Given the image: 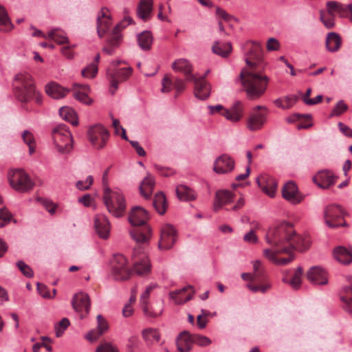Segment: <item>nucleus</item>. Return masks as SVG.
<instances>
[{"mask_svg":"<svg viewBox=\"0 0 352 352\" xmlns=\"http://www.w3.org/2000/svg\"><path fill=\"white\" fill-rule=\"evenodd\" d=\"M266 241L275 248H290V252L296 249L299 251L307 250L309 241L296 234L292 224L283 221L270 228L265 235Z\"/></svg>","mask_w":352,"mask_h":352,"instance_id":"nucleus-1","label":"nucleus"},{"mask_svg":"<svg viewBox=\"0 0 352 352\" xmlns=\"http://www.w3.org/2000/svg\"><path fill=\"white\" fill-rule=\"evenodd\" d=\"M245 63L249 68L243 69L239 78L248 98L256 100L265 92L269 78L256 70V63L252 62L249 58H245Z\"/></svg>","mask_w":352,"mask_h":352,"instance_id":"nucleus-2","label":"nucleus"},{"mask_svg":"<svg viewBox=\"0 0 352 352\" xmlns=\"http://www.w3.org/2000/svg\"><path fill=\"white\" fill-rule=\"evenodd\" d=\"M172 69L175 72L183 73L186 76V81L193 82L195 84L194 94L200 100H206L210 96V84L204 80V76H197L192 74V64L186 58H179L172 63Z\"/></svg>","mask_w":352,"mask_h":352,"instance_id":"nucleus-3","label":"nucleus"},{"mask_svg":"<svg viewBox=\"0 0 352 352\" xmlns=\"http://www.w3.org/2000/svg\"><path fill=\"white\" fill-rule=\"evenodd\" d=\"M14 94L16 98L22 103H28L32 100H34L38 104L42 103L41 95L36 90L32 77L27 72L15 76Z\"/></svg>","mask_w":352,"mask_h":352,"instance_id":"nucleus-4","label":"nucleus"},{"mask_svg":"<svg viewBox=\"0 0 352 352\" xmlns=\"http://www.w3.org/2000/svg\"><path fill=\"white\" fill-rule=\"evenodd\" d=\"M104 203L113 217H122L126 211V201L123 194L120 190H111L109 187L105 188L103 195Z\"/></svg>","mask_w":352,"mask_h":352,"instance_id":"nucleus-5","label":"nucleus"},{"mask_svg":"<svg viewBox=\"0 0 352 352\" xmlns=\"http://www.w3.org/2000/svg\"><path fill=\"white\" fill-rule=\"evenodd\" d=\"M54 144L58 153H69L73 148V138L69 128L65 124H59L52 131Z\"/></svg>","mask_w":352,"mask_h":352,"instance_id":"nucleus-6","label":"nucleus"},{"mask_svg":"<svg viewBox=\"0 0 352 352\" xmlns=\"http://www.w3.org/2000/svg\"><path fill=\"white\" fill-rule=\"evenodd\" d=\"M111 274L116 280H128L131 274L132 270L128 265V260L122 254H116L111 260Z\"/></svg>","mask_w":352,"mask_h":352,"instance_id":"nucleus-7","label":"nucleus"},{"mask_svg":"<svg viewBox=\"0 0 352 352\" xmlns=\"http://www.w3.org/2000/svg\"><path fill=\"white\" fill-rule=\"evenodd\" d=\"M8 180L12 188L20 192H28L34 186V183L22 169H16L10 172Z\"/></svg>","mask_w":352,"mask_h":352,"instance_id":"nucleus-8","label":"nucleus"},{"mask_svg":"<svg viewBox=\"0 0 352 352\" xmlns=\"http://www.w3.org/2000/svg\"><path fill=\"white\" fill-rule=\"evenodd\" d=\"M120 63V61H113L111 67L107 69V76L111 83V92L114 94L118 87L120 82L126 80L132 74L131 67H124L117 69L116 67Z\"/></svg>","mask_w":352,"mask_h":352,"instance_id":"nucleus-9","label":"nucleus"},{"mask_svg":"<svg viewBox=\"0 0 352 352\" xmlns=\"http://www.w3.org/2000/svg\"><path fill=\"white\" fill-rule=\"evenodd\" d=\"M326 224L331 228L345 226L344 220V212L342 208L338 205H329L326 207L324 212Z\"/></svg>","mask_w":352,"mask_h":352,"instance_id":"nucleus-10","label":"nucleus"},{"mask_svg":"<svg viewBox=\"0 0 352 352\" xmlns=\"http://www.w3.org/2000/svg\"><path fill=\"white\" fill-rule=\"evenodd\" d=\"M267 114L268 110L265 106L254 107L248 120V128L252 131L261 129L266 122Z\"/></svg>","mask_w":352,"mask_h":352,"instance_id":"nucleus-11","label":"nucleus"},{"mask_svg":"<svg viewBox=\"0 0 352 352\" xmlns=\"http://www.w3.org/2000/svg\"><path fill=\"white\" fill-rule=\"evenodd\" d=\"M109 136L108 131L101 124L92 126L88 130L89 140L96 149L104 147Z\"/></svg>","mask_w":352,"mask_h":352,"instance_id":"nucleus-12","label":"nucleus"},{"mask_svg":"<svg viewBox=\"0 0 352 352\" xmlns=\"http://www.w3.org/2000/svg\"><path fill=\"white\" fill-rule=\"evenodd\" d=\"M177 231L170 224H166L161 228L158 248L162 251H166L173 248L177 241Z\"/></svg>","mask_w":352,"mask_h":352,"instance_id":"nucleus-13","label":"nucleus"},{"mask_svg":"<svg viewBox=\"0 0 352 352\" xmlns=\"http://www.w3.org/2000/svg\"><path fill=\"white\" fill-rule=\"evenodd\" d=\"M283 197L294 205L298 204L304 199L296 184L292 181L286 182L282 188Z\"/></svg>","mask_w":352,"mask_h":352,"instance_id":"nucleus-14","label":"nucleus"},{"mask_svg":"<svg viewBox=\"0 0 352 352\" xmlns=\"http://www.w3.org/2000/svg\"><path fill=\"white\" fill-rule=\"evenodd\" d=\"M307 280L313 285H324L328 283L327 272L320 267H311L306 274Z\"/></svg>","mask_w":352,"mask_h":352,"instance_id":"nucleus-15","label":"nucleus"},{"mask_svg":"<svg viewBox=\"0 0 352 352\" xmlns=\"http://www.w3.org/2000/svg\"><path fill=\"white\" fill-rule=\"evenodd\" d=\"M244 114V106L241 101H236L229 108H226L221 115L232 122H237L241 120Z\"/></svg>","mask_w":352,"mask_h":352,"instance_id":"nucleus-16","label":"nucleus"},{"mask_svg":"<svg viewBox=\"0 0 352 352\" xmlns=\"http://www.w3.org/2000/svg\"><path fill=\"white\" fill-rule=\"evenodd\" d=\"M149 219L148 212L142 207L135 206L129 214V221L133 226H140L146 224Z\"/></svg>","mask_w":352,"mask_h":352,"instance_id":"nucleus-17","label":"nucleus"},{"mask_svg":"<svg viewBox=\"0 0 352 352\" xmlns=\"http://www.w3.org/2000/svg\"><path fill=\"white\" fill-rule=\"evenodd\" d=\"M234 168V161L227 155H222L214 162V170L219 174L231 172Z\"/></svg>","mask_w":352,"mask_h":352,"instance_id":"nucleus-18","label":"nucleus"},{"mask_svg":"<svg viewBox=\"0 0 352 352\" xmlns=\"http://www.w3.org/2000/svg\"><path fill=\"white\" fill-rule=\"evenodd\" d=\"M338 177L329 170H322L314 177L313 181L320 188H327L333 185Z\"/></svg>","mask_w":352,"mask_h":352,"instance_id":"nucleus-19","label":"nucleus"},{"mask_svg":"<svg viewBox=\"0 0 352 352\" xmlns=\"http://www.w3.org/2000/svg\"><path fill=\"white\" fill-rule=\"evenodd\" d=\"M73 308L78 312L85 311L87 314L90 310V298L87 294L80 292L76 294L72 299Z\"/></svg>","mask_w":352,"mask_h":352,"instance_id":"nucleus-20","label":"nucleus"},{"mask_svg":"<svg viewBox=\"0 0 352 352\" xmlns=\"http://www.w3.org/2000/svg\"><path fill=\"white\" fill-rule=\"evenodd\" d=\"M95 229L98 236L104 239L109 237L110 223L104 214H98L94 219Z\"/></svg>","mask_w":352,"mask_h":352,"instance_id":"nucleus-21","label":"nucleus"},{"mask_svg":"<svg viewBox=\"0 0 352 352\" xmlns=\"http://www.w3.org/2000/svg\"><path fill=\"white\" fill-rule=\"evenodd\" d=\"M234 200V194L228 190H219L215 194L214 201V210L217 212L223 206L232 202Z\"/></svg>","mask_w":352,"mask_h":352,"instance_id":"nucleus-22","label":"nucleus"},{"mask_svg":"<svg viewBox=\"0 0 352 352\" xmlns=\"http://www.w3.org/2000/svg\"><path fill=\"white\" fill-rule=\"evenodd\" d=\"M193 344V335L187 331L181 332L176 339L177 349L180 352H189Z\"/></svg>","mask_w":352,"mask_h":352,"instance_id":"nucleus-23","label":"nucleus"},{"mask_svg":"<svg viewBox=\"0 0 352 352\" xmlns=\"http://www.w3.org/2000/svg\"><path fill=\"white\" fill-rule=\"evenodd\" d=\"M107 11V8H102L100 14L97 18V33L100 38L104 36L111 26V18L106 15Z\"/></svg>","mask_w":352,"mask_h":352,"instance_id":"nucleus-24","label":"nucleus"},{"mask_svg":"<svg viewBox=\"0 0 352 352\" xmlns=\"http://www.w3.org/2000/svg\"><path fill=\"white\" fill-rule=\"evenodd\" d=\"M70 90L65 88L59 84L52 82L45 85L46 94L54 99H60L64 98Z\"/></svg>","mask_w":352,"mask_h":352,"instance_id":"nucleus-25","label":"nucleus"},{"mask_svg":"<svg viewBox=\"0 0 352 352\" xmlns=\"http://www.w3.org/2000/svg\"><path fill=\"white\" fill-rule=\"evenodd\" d=\"M131 238L138 243H147L151 236V228L146 226L142 228H135L130 232Z\"/></svg>","mask_w":352,"mask_h":352,"instance_id":"nucleus-26","label":"nucleus"},{"mask_svg":"<svg viewBox=\"0 0 352 352\" xmlns=\"http://www.w3.org/2000/svg\"><path fill=\"white\" fill-rule=\"evenodd\" d=\"M155 185V181L154 177L148 173L147 176L144 177L139 186V191L140 195L146 199H150L153 193Z\"/></svg>","mask_w":352,"mask_h":352,"instance_id":"nucleus-27","label":"nucleus"},{"mask_svg":"<svg viewBox=\"0 0 352 352\" xmlns=\"http://www.w3.org/2000/svg\"><path fill=\"white\" fill-rule=\"evenodd\" d=\"M177 197L181 201H190L197 199L196 192L186 185L180 184L176 187Z\"/></svg>","mask_w":352,"mask_h":352,"instance_id":"nucleus-28","label":"nucleus"},{"mask_svg":"<svg viewBox=\"0 0 352 352\" xmlns=\"http://www.w3.org/2000/svg\"><path fill=\"white\" fill-rule=\"evenodd\" d=\"M142 337L148 346H153L160 342L161 334L158 329L155 328H146L142 331Z\"/></svg>","mask_w":352,"mask_h":352,"instance_id":"nucleus-29","label":"nucleus"},{"mask_svg":"<svg viewBox=\"0 0 352 352\" xmlns=\"http://www.w3.org/2000/svg\"><path fill=\"white\" fill-rule=\"evenodd\" d=\"M349 281L351 285L343 287L340 294V300L344 303V309L349 313H352V276L349 278Z\"/></svg>","mask_w":352,"mask_h":352,"instance_id":"nucleus-30","label":"nucleus"},{"mask_svg":"<svg viewBox=\"0 0 352 352\" xmlns=\"http://www.w3.org/2000/svg\"><path fill=\"white\" fill-rule=\"evenodd\" d=\"M342 45V39L336 32H329L327 35L325 45L330 52H336L339 50Z\"/></svg>","mask_w":352,"mask_h":352,"instance_id":"nucleus-31","label":"nucleus"},{"mask_svg":"<svg viewBox=\"0 0 352 352\" xmlns=\"http://www.w3.org/2000/svg\"><path fill=\"white\" fill-rule=\"evenodd\" d=\"M151 10L152 3L151 0H142L137 8V14L140 19L146 21L151 18Z\"/></svg>","mask_w":352,"mask_h":352,"instance_id":"nucleus-32","label":"nucleus"},{"mask_svg":"<svg viewBox=\"0 0 352 352\" xmlns=\"http://www.w3.org/2000/svg\"><path fill=\"white\" fill-rule=\"evenodd\" d=\"M151 267L148 257L144 255L140 261H135L133 271L139 276H144L150 272Z\"/></svg>","mask_w":352,"mask_h":352,"instance_id":"nucleus-33","label":"nucleus"},{"mask_svg":"<svg viewBox=\"0 0 352 352\" xmlns=\"http://www.w3.org/2000/svg\"><path fill=\"white\" fill-rule=\"evenodd\" d=\"M153 206L159 214L162 215L166 212L167 202L164 192H158L155 195Z\"/></svg>","mask_w":352,"mask_h":352,"instance_id":"nucleus-34","label":"nucleus"},{"mask_svg":"<svg viewBox=\"0 0 352 352\" xmlns=\"http://www.w3.org/2000/svg\"><path fill=\"white\" fill-rule=\"evenodd\" d=\"M247 46H250L248 52L250 58H254L257 62H261L263 58V48L260 42L250 41L246 43Z\"/></svg>","mask_w":352,"mask_h":352,"instance_id":"nucleus-35","label":"nucleus"},{"mask_svg":"<svg viewBox=\"0 0 352 352\" xmlns=\"http://www.w3.org/2000/svg\"><path fill=\"white\" fill-rule=\"evenodd\" d=\"M335 258L341 263L347 265L352 261V254L345 248L339 246L333 251Z\"/></svg>","mask_w":352,"mask_h":352,"instance_id":"nucleus-36","label":"nucleus"},{"mask_svg":"<svg viewBox=\"0 0 352 352\" xmlns=\"http://www.w3.org/2000/svg\"><path fill=\"white\" fill-rule=\"evenodd\" d=\"M232 49L230 43H220L219 41H215L212 47L213 53L224 58L229 56Z\"/></svg>","mask_w":352,"mask_h":352,"instance_id":"nucleus-37","label":"nucleus"},{"mask_svg":"<svg viewBox=\"0 0 352 352\" xmlns=\"http://www.w3.org/2000/svg\"><path fill=\"white\" fill-rule=\"evenodd\" d=\"M188 289H192V287L190 285H188L187 287H184L182 289L171 292L169 294V296L171 298H173L175 300V302L177 304L185 303L192 298V295L194 294V292H192V294H188L184 298H183L182 297V294H183V292H186Z\"/></svg>","mask_w":352,"mask_h":352,"instance_id":"nucleus-38","label":"nucleus"},{"mask_svg":"<svg viewBox=\"0 0 352 352\" xmlns=\"http://www.w3.org/2000/svg\"><path fill=\"white\" fill-rule=\"evenodd\" d=\"M138 42L140 47L144 50L151 48L153 36L150 31H144L138 36Z\"/></svg>","mask_w":352,"mask_h":352,"instance_id":"nucleus-39","label":"nucleus"},{"mask_svg":"<svg viewBox=\"0 0 352 352\" xmlns=\"http://www.w3.org/2000/svg\"><path fill=\"white\" fill-rule=\"evenodd\" d=\"M60 117L71 123L73 126L78 124V120L74 111L69 107H63L59 109Z\"/></svg>","mask_w":352,"mask_h":352,"instance_id":"nucleus-40","label":"nucleus"},{"mask_svg":"<svg viewBox=\"0 0 352 352\" xmlns=\"http://www.w3.org/2000/svg\"><path fill=\"white\" fill-rule=\"evenodd\" d=\"M0 31L9 32L14 28L6 9L0 6Z\"/></svg>","mask_w":352,"mask_h":352,"instance_id":"nucleus-41","label":"nucleus"},{"mask_svg":"<svg viewBox=\"0 0 352 352\" xmlns=\"http://www.w3.org/2000/svg\"><path fill=\"white\" fill-rule=\"evenodd\" d=\"M302 274V268L299 266L296 268L294 274L291 279L283 278V281L288 283L294 289H298L301 285V276Z\"/></svg>","mask_w":352,"mask_h":352,"instance_id":"nucleus-42","label":"nucleus"},{"mask_svg":"<svg viewBox=\"0 0 352 352\" xmlns=\"http://www.w3.org/2000/svg\"><path fill=\"white\" fill-rule=\"evenodd\" d=\"M282 253H290V248L283 247L277 248L276 251H272L270 249H265L263 250L264 256L271 262L276 263L277 261L276 254Z\"/></svg>","mask_w":352,"mask_h":352,"instance_id":"nucleus-43","label":"nucleus"},{"mask_svg":"<svg viewBox=\"0 0 352 352\" xmlns=\"http://www.w3.org/2000/svg\"><path fill=\"white\" fill-rule=\"evenodd\" d=\"M327 9L329 15L334 16L336 12L342 16L344 9H346L344 5L337 1H331L327 3Z\"/></svg>","mask_w":352,"mask_h":352,"instance_id":"nucleus-44","label":"nucleus"},{"mask_svg":"<svg viewBox=\"0 0 352 352\" xmlns=\"http://www.w3.org/2000/svg\"><path fill=\"white\" fill-rule=\"evenodd\" d=\"M22 138L24 142L29 147V153L32 155L35 152V140L33 134L29 131H24L22 134Z\"/></svg>","mask_w":352,"mask_h":352,"instance_id":"nucleus-45","label":"nucleus"},{"mask_svg":"<svg viewBox=\"0 0 352 352\" xmlns=\"http://www.w3.org/2000/svg\"><path fill=\"white\" fill-rule=\"evenodd\" d=\"M48 38L54 41L58 45L67 43L69 42L68 38L63 33H60L56 30H52L48 32Z\"/></svg>","mask_w":352,"mask_h":352,"instance_id":"nucleus-46","label":"nucleus"},{"mask_svg":"<svg viewBox=\"0 0 352 352\" xmlns=\"http://www.w3.org/2000/svg\"><path fill=\"white\" fill-rule=\"evenodd\" d=\"M98 71V65L96 63H91L82 70L81 74L84 78H94L96 77Z\"/></svg>","mask_w":352,"mask_h":352,"instance_id":"nucleus-47","label":"nucleus"},{"mask_svg":"<svg viewBox=\"0 0 352 352\" xmlns=\"http://www.w3.org/2000/svg\"><path fill=\"white\" fill-rule=\"evenodd\" d=\"M69 324L70 322L67 318H63L58 324H56L54 328L56 337H61Z\"/></svg>","mask_w":352,"mask_h":352,"instance_id":"nucleus-48","label":"nucleus"},{"mask_svg":"<svg viewBox=\"0 0 352 352\" xmlns=\"http://www.w3.org/2000/svg\"><path fill=\"white\" fill-rule=\"evenodd\" d=\"M95 352H120V350L112 343L104 342L96 347Z\"/></svg>","mask_w":352,"mask_h":352,"instance_id":"nucleus-49","label":"nucleus"},{"mask_svg":"<svg viewBox=\"0 0 352 352\" xmlns=\"http://www.w3.org/2000/svg\"><path fill=\"white\" fill-rule=\"evenodd\" d=\"M140 340L137 336H132L127 339L126 349L127 352H135L139 347Z\"/></svg>","mask_w":352,"mask_h":352,"instance_id":"nucleus-50","label":"nucleus"},{"mask_svg":"<svg viewBox=\"0 0 352 352\" xmlns=\"http://www.w3.org/2000/svg\"><path fill=\"white\" fill-rule=\"evenodd\" d=\"M121 40L122 37L120 32L115 31V30L113 29L112 33L107 40V45L117 47L120 45Z\"/></svg>","mask_w":352,"mask_h":352,"instance_id":"nucleus-51","label":"nucleus"},{"mask_svg":"<svg viewBox=\"0 0 352 352\" xmlns=\"http://www.w3.org/2000/svg\"><path fill=\"white\" fill-rule=\"evenodd\" d=\"M348 109L347 104L342 100H340L336 105V107L333 109L330 116H339L342 115L344 112H345Z\"/></svg>","mask_w":352,"mask_h":352,"instance_id":"nucleus-52","label":"nucleus"},{"mask_svg":"<svg viewBox=\"0 0 352 352\" xmlns=\"http://www.w3.org/2000/svg\"><path fill=\"white\" fill-rule=\"evenodd\" d=\"M16 265L21 273L28 278H32L34 276L32 269L24 261H19L16 263Z\"/></svg>","mask_w":352,"mask_h":352,"instance_id":"nucleus-53","label":"nucleus"},{"mask_svg":"<svg viewBox=\"0 0 352 352\" xmlns=\"http://www.w3.org/2000/svg\"><path fill=\"white\" fill-rule=\"evenodd\" d=\"M12 218V214L6 208L0 209V228L9 223Z\"/></svg>","mask_w":352,"mask_h":352,"instance_id":"nucleus-54","label":"nucleus"},{"mask_svg":"<svg viewBox=\"0 0 352 352\" xmlns=\"http://www.w3.org/2000/svg\"><path fill=\"white\" fill-rule=\"evenodd\" d=\"M193 342L194 344L200 346H208L212 342L211 340L208 337L199 334H193Z\"/></svg>","mask_w":352,"mask_h":352,"instance_id":"nucleus-55","label":"nucleus"},{"mask_svg":"<svg viewBox=\"0 0 352 352\" xmlns=\"http://www.w3.org/2000/svg\"><path fill=\"white\" fill-rule=\"evenodd\" d=\"M74 98L87 105H89L93 102L92 99H91L86 93L79 91H75L74 93Z\"/></svg>","mask_w":352,"mask_h":352,"instance_id":"nucleus-56","label":"nucleus"},{"mask_svg":"<svg viewBox=\"0 0 352 352\" xmlns=\"http://www.w3.org/2000/svg\"><path fill=\"white\" fill-rule=\"evenodd\" d=\"M320 21L322 22V23L327 28L331 29L334 27L335 22H334L333 16L329 15V17L325 18L324 11L321 10L320 12Z\"/></svg>","mask_w":352,"mask_h":352,"instance_id":"nucleus-57","label":"nucleus"},{"mask_svg":"<svg viewBox=\"0 0 352 352\" xmlns=\"http://www.w3.org/2000/svg\"><path fill=\"white\" fill-rule=\"evenodd\" d=\"M247 286L252 292L254 293L260 292L263 294H265L271 288V284L269 283H266L262 285H254L252 284H248Z\"/></svg>","mask_w":352,"mask_h":352,"instance_id":"nucleus-58","label":"nucleus"},{"mask_svg":"<svg viewBox=\"0 0 352 352\" xmlns=\"http://www.w3.org/2000/svg\"><path fill=\"white\" fill-rule=\"evenodd\" d=\"M97 322L98 326L96 329L99 330L98 335H102L108 329V323L102 315L97 316Z\"/></svg>","mask_w":352,"mask_h":352,"instance_id":"nucleus-59","label":"nucleus"},{"mask_svg":"<svg viewBox=\"0 0 352 352\" xmlns=\"http://www.w3.org/2000/svg\"><path fill=\"white\" fill-rule=\"evenodd\" d=\"M39 201L51 214L55 213L56 206L51 200L40 198Z\"/></svg>","mask_w":352,"mask_h":352,"instance_id":"nucleus-60","label":"nucleus"},{"mask_svg":"<svg viewBox=\"0 0 352 352\" xmlns=\"http://www.w3.org/2000/svg\"><path fill=\"white\" fill-rule=\"evenodd\" d=\"M162 87L161 89L162 92L163 93H168L169 92L173 86V81L172 80L167 76H164L162 80Z\"/></svg>","mask_w":352,"mask_h":352,"instance_id":"nucleus-61","label":"nucleus"},{"mask_svg":"<svg viewBox=\"0 0 352 352\" xmlns=\"http://www.w3.org/2000/svg\"><path fill=\"white\" fill-rule=\"evenodd\" d=\"M132 22H133V19L131 16H125L124 17V19L113 28V29L115 30V31H118L120 32V31L122 29L125 28L126 26L130 25Z\"/></svg>","mask_w":352,"mask_h":352,"instance_id":"nucleus-62","label":"nucleus"},{"mask_svg":"<svg viewBox=\"0 0 352 352\" xmlns=\"http://www.w3.org/2000/svg\"><path fill=\"white\" fill-rule=\"evenodd\" d=\"M154 287H155V286L150 285L142 294V295L140 296V304H141V307L142 308H143L144 305H147V304H148V299L149 298L150 293L154 289Z\"/></svg>","mask_w":352,"mask_h":352,"instance_id":"nucleus-63","label":"nucleus"},{"mask_svg":"<svg viewBox=\"0 0 352 352\" xmlns=\"http://www.w3.org/2000/svg\"><path fill=\"white\" fill-rule=\"evenodd\" d=\"M173 88L175 89L177 94H179L180 92L184 90L185 89V82L178 78H175L173 81ZM177 97V95L175 96Z\"/></svg>","mask_w":352,"mask_h":352,"instance_id":"nucleus-64","label":"nucleus"}]
</instances>
